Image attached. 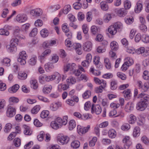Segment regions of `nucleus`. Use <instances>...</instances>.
Listing matches in <instances>:
<instances>
[{"label":"nucleus","instance_id":"nucleus-1","mask_svg":"<svg viewBox=\"0 0 149 149\" xmlns=\"http://www.w3.org/2000/svg\"><path fill=\"white\" fill-rule=\"evenodd\" d=\"M27 57V55L24 51H22L19 54V57L18 58L17 61L20 64L24 65L26 63V60Z\"/></svg>","mask_w":149,"mask_h":149},{"label":"nucleus","instance_id":"nucleus-2","mask_svg":"<svg viewBox=\"0 0 149 149\" xmlns=\"http://www.w3.org/2000/svg\"><path fill=\"white\" fill-rule=\"evenodd\" d=\"M147 105V103L140 100L137 104L136 108L138 110L143 111L145 109Z\"/></svg>","mask_w":149,"mask_h":149},{"label":"nucleus","instance_id":"nucleus-3","mask_svg":"<svg viewBox=\"0 0 149 149\" xmlns=\"http://www.w3.org/2000/svg\"><path fill=\"white\" fill-rule=\"evenodd\" d=\"M91 110L92 113H95L97 114H99L102 111L101 108L98 104L94 105V104H93L91 107Z\"/></svg>","mask_w":149,"mask_h":149},{"label":"nucleus","instance_id":"nucleus-4","mask_svg":"<svg viewBox=\"0 0 149 149\" xmlns=\"http://www.w3.org/2000/svg\"><path fill=\"white\" fill-rule=\"evenodd\" d=\"M135 52L138 54H142V55L144 56H147L149 55V50H145L144 47H141L137 49Z\"/></svg>","mask_w":149,"mask_h":149},{"label":"nucleus","instance_id":"nucleus-5","mask_svg":"<svg viewBox=\"0 0 149 149\" xmlns=\"http://www.w3.org/2000/svg\"><path fill=\"white\" fill-rule=\"evenodd\" d=\"M27 19V15L24 14H20L16 17V19L19 22L22 23L24 22Z\"/></svg>","mask_w":149,"mask_h":149},{"label":"nucleus","instance_id":"nucleus-6","mask_svg":"<svg viewBox=\"0 0 149 149\" xmlns=\"http://www.w3.org/2000/svg\"><path fill=\"white\" fill-rule=\"evenodd\" d=\"M137 98L146 103L149 101V95L143 92L139 94L138 95Z\"/></svg>","mask_w":149,"mask_h":149},{"label":"nucleus","instance_id":"nucleus-7","mask_svg":"<svg viewBox=\"0 0 149 149\" xmlns=\"http://www.w3.org/2000/svg\"><path fill=\"white\" fill-rule=\"evenodd\" d=\"M15 109L10 106L8 107L6 111L7 116L9 117H13L15 114Z\"/></svg>","mask_w":149,"mask_h":149},{"label":"nucleus","instance_id":"nucleus-8","mask_svg":"<svg viewBox=\"0 0 149 149\" xmlns=\"http://www.w3.org/2000/svg\"><path fill=\"white\" fill-rule=\"evenodd\" d=\"M130 137L128 136H125L123 139V142L125 144L124 146L125 149H128L132 144V142L130 140Z\"/></svg>","mask_w":149,"mask_h":149},{"label":"nucleus","instance_id":"nucleus-9","mask_svg":"<svg viewBox=\"0 0 149 149\" xmlns=\"http://www.w3.org/2000/svg\"><path fill=\"white\" fill-rule=\"evenodd\" d=\"M92 44L91 42L87 41L85 42L83 45L84 50L85 51L89 52L92 49Z\"/></svg>","mask_w":149,"mask_h":149},{"label":"nucleus","instance_id":"nucleus-10","mask_svg":"<svg viewBox=\"0 0 149 149\" xmlns=\"http://www.w3.org/2000/svg\"><path fill=\"white\" fill-rule=\"evenodd\" d=\"M68 116H65L63 117V119H62L60 117H58L55 120L57 123H59L61 125H65L68 122Z\"/></svg>","mask_w":149,"mask_h":149},{"label":"nucleus","instance_id":"nucleus-11","mask_svg":"<svg viewBox=\"0 0 149 149\" xmlns=\"http://www.w3.org/2000/svg\"><path fill=\"white\" fill-rule=\"evenodd\" d=\"M58 141L62 144H66L69 141V138L68 136H62L58 139Z\"/></svg>","mask_w":149,"mask_h":149},{"label":"nucleus","instance_id":"nucleus-12","mask_svg":"<svg viewBox=\"0 0 149 149\" xmlns=\"http://www.w3.org/2000/svg\"><path fill=\"white\" fill-rule=\"evenodd\" d=\"M61 103L59 102H54L50 105V109L52 111H56L61 106Z\"/></svg>","mask_w":149,"mask_h":149},{"label":"nucleus","instance_id":"nucleus-13","mask_svg":"<svg viewBox=\"0 0 149 149\" xmlns=\"http://www.w3.org/2000/svg\"><path fill=\"white\" fill-rule=\"evenodd\" d=\"M127 11L123 8L119 9L117 12V15L120 17H124L126 15Z\"/></svg>","mask_w":149,"mask_h":149},{"label":"nucleus","instance_id":"nucleus-14","mask_svg":"<svg viewBox=\"0 0 149 149\" xmlns=\"http://www.w3.org/2000/svg\"><path fill=\"white\" fill-rule=\"evenodd\" d=\"M76 66V64L74 63L67 64L64 68V71L66 72L69 70H72L75 68Z\"/></svg>","mask_w":149,"mask_h":149},{"label":"nucleus","instance_id":"nucleus-15","mask_svg":"<svg viewBox=\"0 0 149 149\" xmlns=\"http://www.w3.org/2000/svg\"><path fill=\"white\" fill-rule=\"evenodd\" d=\"M143 5L142 3L140 1L137 2L135 7L134 10L136 13H140L142 10Z\"/></svg>","mask_w":149,"mask_h":149},{"label":"nucleus","instance_id":"nucleus-16","mask_svg":"<svg viewBox=\"0 0 149 149\" xmlns=\"http://www.w3.org/2000/svg\"><path fill=\"white\" fill-rule=\"evenodd\" d=\"M71 6L69 5L65 6L63 10H61L60 12L59 15H61L63 13L65 14H67L71 10Z\"/></svg>","mask_w":149,"mask_h":149},{"label":"nucleus","instance_id":"nucleus-17","mask_svg":"<svg viewBox=\"0 0 149 149\" xmlns=\"http://www.w3.org/2000/svg\"><path fill=\"white\" fill-rule=\"evenodd\" d=\"M134 107V104L131 102H129L126 105L125 109L126 112H129L133 110Z\"/></svg>","mask_w":149,"mask_h":149},{"label":"nucleus","instance_id":"nucleus-18","mask_svg":"<svg viewBox=\"0 0 149 149\" xmlns=\"http://www.w3.org/2000/svg\"><path fill=\"white\" fill-rule=\"evenodd\" d=\"M103 86H100L97 87L95 88V91L97 93H101L102 92L103 89H104L107 86V83L104 82Z\"/></svg>","mask_w":149,"mask_h":149},{"label":"nucleus","instance_id":"nucleus-19","mask_svg":"<svg viewBox=\"0 0 149 149\" xmlns=\"http://www.w3.org/2000/svg\"><path fill=\"white\" fill-rule=\"evenodd\" d=\"M69 88V85L67 84H60L58 86V90L59 92H61L63 90H65Z\"/></svg>","mask_w":149,"mask_h":149},{"label":"nucleus","instance_id":"nucleus-20","mask_svg":"<svg viewBox=\"0 0 149 149\" xmlns=\"http://www.w3.org/2000/svg\"><path fill=\"white\" fill-rule=\"evenodd\" d=\"M40 11V9L37 8L31 10L30 13L31 15L33 16H39L41 14V13Z\"/></svg>","mask_w":149,"mask_h":149},{"label":"nucleus","instance_id":"nucleus-21","mask_svg":"<svg viewBox=\"0 0 149 149\" xmlns=\"http://www.w3.org/2000/svg\"><path fill=\"white\" fill-rule=\"evenodd\" d=\"M24 130V133L25 134L30 135L32 133V131L31 130L30 127L26 125H24L23 126Z\"/></svg>","mask_w":149,"mask_h":149},{"label":"nucleus","instance_id":"nucleus-22","mask_svg":"<svg viewBox=\"0 0 149 149\" xmlns=\"http://www.w3.org/2000/svg\"><path fill=\"white\" fill-rule=\"evenodd\" d=\"M116 131L113 129H110L108 131V136L110 138L112 139L115 138L116 136Z\"/></svg>","mask_w":149,"mask_h":149},{"label":"nucleus","instance_id":"nucleus-23","mask_svg":"<svg viewBox=\"0 0 149 149\" xmlns=\"http://www.w3.org/2000/svg\"><path fill=\"white\" fill-rule=\"evenodd\" d=\"M19 88V85L17 84H16L10 88L8 89V91L11 93H15L18 90Z\"/></svg>","mask_w":149,"mask_h":149},{"label":"nucleus","instance_id":"nucleus-24","mask_svg":"<svg viewBox=\"0 0 149 149\" xmlns=\"http://www.w3.org/2000/svg\"><path fill=\"white\" fill-rule=\"evenodd\" d=\"M108 31V32L112 35L115 34L117 32V30L113 25H111L109 27Z\"/></svg>","mask_w":149,"mask_h":149},{"label":"nucleus","instance_id":"nucleus-25","mask_svg":"<svg viewBox=\"0 0 149 149\" xmlns=\"http://www.w3.org/2000/svg\"><path fill=\"white\" fill-rule=\"evenodd\" d=\"M53 80L56 79V82L58 83L61 79V77L60 74L56 72L53 75Z\"/></svg>","mask_w":149,"mask_h":149},{"label":"nucleus","instance_id":"nucleus-26","mask_svg":"<svg viewBox=\"0 0 149 149\" xmlns=\"http://www.w3.org/2000/svg\"><path fill=\"white\" fill-rule=\"evenodd\" d=\"M41 107L39 105H36L31 110V112L32 113L36 114L40 110Z\"/></svg>","mask_w":149,"mask_h":149},{"label":"nucleus","instance_id":"nucleus-27","mask_svg":"<svg viewBox=\"0 0 149 149\" xmlns=\"http://www.w3.org/2000/svg\"><path fill=\"white\" fill-rule=\"evenodd\" d=\"M18 78L22 80L25 79L27 77V74L22 72H19L18 74Z\"/></svg>","mask_w":149,"mask_h":149},{"label":"nucleus","instance_id":"nucleus-28","mask_svg":"<svg viewBox=\"0 0 149 149\" xmlns=\"http://www.w3.org/2000/svg\"><path fill=\"white\" fill-rule=\"evenodd\" d=\"M101 9L103 10L106 11L109 8V6L106 2L104 1L101 2L100 4Z\"/></svg>","mask_w":149,"mask_h":149},{"label":"nucleus","instance_id":"nucleus-29","mask_svg":"<svg viewBox=\"0 0 149 149\" xmlns=\"http://www.w3.org/2000/svg\"><path fill=\"white\" fill-rule=\"evenodd\" d=\"M66 81L68 84H73L75 83L76 79L74 77L71 76L67 79Z\"/></svg>","mask_w":149,"mask_h":149},{"label":"nucleus","instance_id":"nucleus-30","mask_svg":"<svg viewBox=\"0 0 149 149\" xmlns=\"http://www.w3.org/2000/svg\"><path fill=\"white\" fill-rule=\"evenodd\" d=\"M140 128L138 127H136L134 129L133 136L134 137L138 136L140 134Z\"/></svg>","mask_w":149,"mask_h":149},{"label":"nucleus","instance_id":"nucleus-31","mask_svg":"<svg viewBox=\"0 0 149 149\" xmlns=\"http://www.w3.org/2000/svg\"><path fill=\"white\" fill-rule=\"evenodd\" d=\"M110 47L112 50L116 51L118 48V44L116 42L113 41L111 42L110 44Z\"/></svg>","mask_w":149,"mask_h":149},{"label":"nucleus","instance_id":"nucleus-32","mask_svg":"<svg viewBox=\"0 0 149 149\" xmlns=\"http://www.w3.org/2000/svg\"><path fill=\"white\" fill-rule=\"evenodd\" d=\"M105 65L108 69H110L111 67V64L109 59L107 58H105L104 59Z\"/></svg>","mask_w":149,"mask_h":149},{"label":"nucleus","instance_id":"nucleus-33","mask_svg":"<svg viewBox=\"0 0 149 149\" xmlns=\"http://www.w3.org/2000/svg\"><path fill=\"white\" fill-rule=\"evenodd\" d=\"M40 33L42 36L43 38L47 36L49 34L48 31L46 29H43L41 31Z\"/></svg>","mask_w":149,"mask_h":149},{"label":"nucleus","instance_id":"nucleus-34","mask_svg":"<svg viewBox=\"0 0 149 149\" xmlns=\"http://www.w3.org/2000/svg\"><path fill=\"white\" fill-rule=\"evenodd\" d=\"M31 84V86L33 89H36L38 86V84L37 81L36 80H32L30 81Z\"/></svg>","mask_w":149,"mask_h":149},{"label":"nucleus","instance_id":"nucleus-35","mask_svg":"<svg viewBox=\"0 0 149 149\" xmlns=\"http://www.w3.org/2000/svg\"><path fill=\"white\" fill-rule=\"evenodd\" d=\"M52 88V87L51 85L48 86V87L45 86L42 89L43 92L44 93L48 94L51 91Z\"/></svg>","mask_w":149,"mask_h":149},{"label":"nucleus","instance_id":"nucleus-36","mask_svg":"<svg viewBox=\"0 0 149 149\" xmlns=\"http://www.w3.org/2000/svg\"><path fill=\"white\" fill-rule=\"evenodd\" d=\"M113 25L114 26L117 31L119 30V29H122V24L120 22H118L115 23Z\"/></svg>","mask_w":149,"mask_h":149},{"label":"nucleus","instance_id":"nucleus-37","mask_svg":"<svg viewBox=\"0 0 149 149\" xmlns=\"http://www.w3.org/2000/svg\"><path fill=\"white\" fill-rule=\"evenodd\" d=\"M80 143L78 141H74L72 142L71 144V146L75 148H79L80 146Z\"/></svg>","mask_w":149,"mask_h":149},{"label":"nucleus","instance_id":"nucleus-38","mask_svg":"<svg viewBox=\"0 0 149 149\" xmlns=\"http://www.w3.org/2000/svg\"><path fill=\"white\" fill-rule=\"evenodd\" d=\"M76 124L75 121L72 120H70L69 122V129L70 130H72L76 127Z\"/></svg>","mask_w":149,"mask_h":149},{"label":"nucleus","instance_id":"nucleus-39","mask_svg":"<svg viewBox=\"0 0 149 149\" xmlns=\"http://www.w3.org/2000/svg\"><path fill=\"white\" fill-rule=\"evenodd\" d=\"M45 69L47 71H50L54 68V66L50 63H48L45 65Z\"/></svg>","mask_w":149,"mask_h":149},{"label":"nucleus","instance_id":"nucleus-40","mask_svg":"<svg viewBox=\"0 0 149 149\" xmlns=\"http://www.w3.org/2000/svg\"><path fill=\"white\" fill-rule=\"evenodd\" d=\"M49 113V112L48 111H43L40 114V117L42 118H46L48 116Z\"/></svg>","mask_w":149,"mask_h":149},{"label":"nucleus","instance_id":"nucleus-41","mask_svg":"<svg viewBox=\"0 0 149 149\" xmlns=\"http://www.w3.org/2000/svg\"><path fill=\"white\" fill-rule=\"evenodd\" d=\"M136 120V118L135 116L133 114H131L130 116V118L129 120V123L130 124H134Z\"/></svg>","mask_w":149,"mask_h":149},{"label":"nucleus","instance_id":"nucleus-42","mask_svg":"<svg viewBox=\"0 0 149 149\" xmlns=\"http://www.w3.org/2000/svg\"><path fill=\"white\" fill-rule=\"evenodd\" d=\"M37 58L36 57L34 56L31 58L29 61V63L32 65H34L36 63Z\"/></svg>","mask_w":149,"mask_h":149},{"label":"nucleus","instance_id":"nucleus-43","mask_svg":"<svg viewBox=\"0 0 149 149\" xmlns=\"http://www.w3.org/2000/svg\"><path fill=\"white\" fill-rule=\"evenodd\" d=\"M91 95V91H90L87 90L83 94L82 97L85 99L89 98Z\"/></svg>","mask_w":149,"mask_h":149},{"label":"nucleus","instance_id":"nucleus-44","mask_svg":"<svg viewBox=\"0 0 149 149\" xmlns=\"http://www.w3.org/2000/svg\"><path fill=\"white\" fill-rule=\"evenodd\" d=\"M124 7L126 10L129 9L131 7V3L130 1L126 0L124 2Z\"/></svg>","mask_w":149,"mask_h":149},{"label":"nucleus","instance_id":"nucleus-45","mask_svg":"<svg viewBox=\"0 0 149 149\" xmlns=\"http://www.w3.org/2000/svg\"><path fill=\"white\" fill-rule=\"evenodd\" d=\"M90 126L88 125L87 127H84V128H79V127H78L77 129L78 128H79L80 131L81 132L82 134H84L87 132L88 130H89L90 128Z\"/></svg>","mask_w":149,"mask_h":149},{"label":"nucleus","instance_id":"nucleus-46","mask_svg":"<svg viewBox=\"0 0 149 149\" xmlns=\"http://www.w3.org/2000/svg\"><path fill=\"white\" fill-rule=\"evenodd\" d=\"M73 44L72 42L69 39H67L65 41V46L68 48L71 47L72 49V47L73 46Z\"/></svg>","mask_w":149,"mask_h":149},{"label":"nucleus","instance_id":"nucleus-47","mask_svg":"<svg viewBox=\"0 0 149 149\" xmlns=\"http://www.w3.org/2000/svg\"><path fill=\"white\" fill-rule=\"evenodd\" d=\"M0 34L7 36L9 34V32L4 29H0Z\"/></svg>","mask_w":149,"mask_h":149},{"label":"nucleus","instance_id":"nucleus-48","mask_svg":"<svg viewBox=\"0 0 149 149\" xmlns=\"http://www.w3.org/2000/svg\"><path fill=\"white\" fill-rule=\"evenodd\" d=\"M79 1L76 2L73 4V7L75 9L79 10L81 7L82 5Z\"/></svg>","mask_w":149,"mask_h":149},{"label":"nucleus","instance_id":"nucleus-49","mask_svg":"<svg viewBox=\"0 0 149 149\" xmlns=\"http://www.w3.org/2000/svg\"><path fill=\"white\" fill-rule=\"evenodd\" d=\"M117 82L115 81H112L111 83V89L112 90H115L117 88Z\"/></svg>","mask_w":149,"mask_h":149},{"label":"nucleus","instance_id":"nucleus-50","mask_svg":"<svg viewBox=\"0 0 149 149\" xmlns=\"http://www.w3.org/2000/svg\"><path fill=\"white\" fill-rule=\"evenodd\" d=\"M97 140V138L96 137H94L92 140L89 142V146L91 147H93L95 145V143Z\"/></svg>","mask_w":149,"mask_h":149},{"label":"nucleus","instance_id":"nucleus-51","mask_svg":"<svg viewBox=\"0 0 149 149\" xmlns=\"http://www.w3.org/2000/svg\"><path fill=\"white\" fill-rule=\"evenodd\" d=\"M12 127V125L10 123L7 124L5 127L4 131L7 133L9 132Z\"/></svg>","mask_w":149,"mask_h":149},{"label":"nucleus","instance_id":"nucleus-52","mask_svg":"<svg viewBox=\"0 0 149 149\" xmlns=\"http://www.w3.org/2000/svg\"><path fill=\"white\" fill-rule=\"evenodd\" d=\"M125 22L127 24H131L134 21L133 18L132 17H126L125 19Z\"/></svg>","mask_w":149,"mask_h":149},{"label":"nucleus","instance_id":"nucleus-53","mask_svg":"<svg viewBox=\"0 0 149 149\" xmlns=\"http://www.w3.org/2000/svg\"><path fill=\"white\" fill-rule=\"evenodd\" d=\"M149 88L148 82H147L144 84L141 90L142 92H146L148 91Z\"/></svg>","mask_w":149,"mask_h":149},{"label":"nucleus","instance_id":"nucleus-54","mask_svg":"<svg viewBox=\"0 0 149 149\" xmlns=\"http://www.w3.org/2000/svg\"><path fill=\"white\" fill-rule=\"evenodd\" d=\"M51 126L52 128L55 130L58 129L59 127V125L55 120L51 122Z\"/></svg>","mask_w":149,"mask_h":149},{"label":"nucleus","instance_id":"nucleus-55","mask_svg":"<svg viewBox=\"0 0 149 149\" xmlns=\"http://www.w3.org/2000/svg\"><path fill=\"white\" fill-rule=\"evenodd\" d=\"M58 56L56 54H54L51 60L52 63H56L58 60Z\"/></svg>","mask_w":149,"mask_h":149},{"label":"nucleus","instance_id":"nucleus-56","mask_svg":"<svg viewBox=\"0 0 149 149\" xmlns=\"http://www.w3.org/2000/svg\"><path fill=\"white\" fill-rule=\"evenodd\" d=\"M16 45H17L14 44V43L10 42V47L8 48V49L11 52L15 51L16 50Z\"/></svg>","mask_w":149,"mask_h":149},{"label":"nucleus","instance_id":"nucleus-57","mask_svg":"<svg viewBox=\"0 0 149 149\" xmlns=\"http://www.w3.org/2000/svg\"><path fill=\"white\" fill-rule=\"evenodd\" d=\"M111 17L110 14H107L104 17V21L106 23H107L111 20Z\"/></svg>","mask_w":149,"mask_h":149},{"label":"nucleus","instance_id":"nucleus-58","mask_svg":"<svg viewBox=\"0 0 149 149\" xmlns=\"http://www.w3.org/2000/svg\"><path fill=\"white\" fill-rule=\"evenodd\" d=\"M14 143L15 146L16 147L19 146L21 144V141L20 139L16 138L14 140Z\"/></svg>","mask_w":149,"mask_h":149},{"label":"nucleus","instance_id":"nucleus-59","mask_svg":"<svg viewBox=\"0 0 149 149\" xmlns=\"http://www.w3.org/2000/svg\"><path fill=\"white\" fill-rule=\"evenodd\" d=\"M20 31V28L18 26H16L14 30L13 34L15 36H18Z\"/></svg>","mask_w":149,"mask_h":149},{"label":"nucleus","instance_id":"nucleus-60","mask_svg":"<svg viewBox=\"0 0 149 149\" xmlns=\"http://www.w3.org/2000/svg\"><path fill=\"white\" fill-rule=\"evenodd\" d=\"M141 40L145 43H148L149 42V37L146 35H143L142 36Z\"/></svg>","mask_w":149,"mask_h":149},{"label":"nucleus","instance_id":"nucleus-61","mask_svg":"<svg viewBox=\"0 0 149 149\" xmlns=\"http://www.w3.org/2000/svg\"><path fill=\"white\" fill-rule=\"evenodd\" d=\"M38 31L36 28H34L29 33V36L31 37H33L37 33Z\"/></svg>","mask_w":149,"mask_h":149},{"label":"nucleus","instance_id":"nucleus-62","mask_svg":"<svg viewBox=\"0 0 149 149\" xmlns=\"http://www.w3.org/2000/svg\"><path fill=\"white\" fill-rule=\"evenodd\" d=\"M19 101V99L15 97H12L9 99V102L11 104H12V103H17Z\"/></svg>","mask_w":149,"mask_h":149},{"label":"nucleus","instance_id":"nucleus-63","mask_svg":"<svg viewBox=\"0 0 149 149\" xmlns=\"http://www.w3.org/2000/svg\"><path fill=\"white\" fill-rule=\"evenodd\" d=\"M130 93L131 91L130 89H128L124 91L123 92V93L124 94V96L125 98L127 97L128 98L130 96Z\"/></svg>","mask_w":149,"mask_h":149},{"label":"nucleus","instance_id":"nucleus-64","mask_svg":"<svg viewBox=\"0 0 149 149\" xmlns=\"http://www.w3.org/2000/svg\"><path fill=\"white\" fill-rule=\"evenodd\" d=\"M117 75L118 77L123 80H125L126 78V76L125 74L120 72L117 73Z\"/></svg>","mask_w":149,"mask_h":149}]
</instances>
